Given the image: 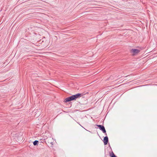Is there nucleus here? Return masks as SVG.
Listing matches in <instances>:
<instances>
[{"label": "nucleus", "mask_w": 157, "mask_h": 157, "mask_svg": "<svg viewBox=\"0 0 157 157\" xmlns=\"http://www.w3.org/2000/svg\"><path fill=\"white\" fill-rule=\"evenodd\" d=\"M82 96V94L78 93L65 98L64 102H67L71 101L76 100V99L81 97Z\"/></svg>", "instance_id": "nucleus-1"}, {"label": "nucleus", "mask_w": 157, "mask_h": 157, "mask_svg": "<svg viewBox=\"0 0 157 157\" xmlns=\"http://www.w3.org/2000/svg\"><path fill=\"white\" fill-rule=\"evenodd\" d=\"M96 126L98 127L100 130L103 133L105 134V135H107L106 130L104 126L103 125L96 124Z\"/></svg>", "instance_id": "nucleus-2"}, {"label": "nucleus", "mask_w": 157, "mask_h": 157, "mask_svg": "<svg viewBox=\"0 0 157 157\" xmlns=\"http://www.w3.org/2000/svg\"><path fill=\"white\" fill-rule=\"evenodd\" d=\"M140 52V50L138 49H132L131 50V52L133 53V55H135L138 54Z\"/></svg>", "instance_id": "nucleus-3"}, {"label": "nucleus", "mask_w": 157, "mask_h": 157, "mask_svg": "<svg viewBox=\"0 0 157 157\" xmlns=\"http://www.w3.org/2000/svg\"><path fill=\"white\" fill-rule=\"evenodd\" d=\"M109 141L108 137L106 136L104 137L103 139V142L105 145H107Z\"/></svg>", "instance_id": "nucleus-4"}, {"label": "nucleus", "mask_w": 157, "mask_h": 157, "mask_svg": "<svg viewBox=\"0 0 157 157\" xmlns=\"http://www.w3.org/2000/svg\"><path fill=\"white\" fill-rule=\"evenodd\" d=\"M109 156L110 157H117L116 155H115L113 151L111 153H109Z\"/></svg>", "instance_id": "nucleus-5"}, {"label": "nucleus", "mask_w": 157, "mask_h": 157, "mask_svg": "<svg viewBox=\"0 0 157 157\" xmlns=\"http://www.w3.org/2000/svg\"><path fill=\"white\" fill-rule=\"evenodd\" d=\"M38 144L39 141L38 140H36L33 142V144L34 146L37 145Z\"/></svg>", "instance_id": "nucleus-6"}, {"label": "nucleus", "mask_w": 157, "mask_h": 157, "mask_svg": "<svg viewBox=\"0 0 157 157\" xmlns=\"http://www.w3.org/2000/svg\"><path fill=\"white\" fill-rule=\"evenodd\" d=\"M49 143L50 144H51V145H52V146H51L52 147V145H53V142H48V143Z\"/></svg>", "instance_id": "nucleus-7"}, {"label": "nucleus", "mask_w": 157, "mask_h": 157, "mask_svg": "<svg viewBox=\"0 0 157 157\" xmlns=\"http://www.w3.org/2000/svg\"><path fill=\"white\" fill-rule=\"evenodd\" d=\"M107 157L106 155L105 154V157Z\"/></svg>", "instance_id": "nucleus-8"}, {"label": "nucleus", "mask_w": 157, "mask_h": 157, "mask_svg": "<svg viewBox=\"0 0 157 157\" xmlns=\"http://www.w3.org/2000/svg\"><path fill=\"white\" fill-rule=\"evenodd\" d=\"M155 85L157 86V84H155Z\"/></svg>", "instance_id": "nucleus-9"}, {"label": "nucleus", "mask_w": 157, "mask_h": 157, "mask_svg": "<svg viewBox=\"0 0 157 157\" xmlns=\"http://www.w3.org/2000/svg\"><path fill=\"white\" fill-rule=\"evenodd\" d=\"M85 129V130H87H87H86V129ZM87 131H88V130H87Z\"/></svg>", "instance_id": "nucleus-10"}, {"label": "nucleus", "mask_w": 157, "mask_h": 157, "mask_svg": "<svg viewBox=\"0 0 157 157\" xmlns=\"http://www.w3.org/2000/svg\"><path fill=\"white\" fill-rule=\"evenodd\" d=\"M82 128H84L85 129V128H84V127H82Z\"/></svg>", "instance_id": "nucleus-11"}, {"label": "nucleus", "mask_w": 157, "mask_h": 157, "mask_svg": "<svg viewBox=\"0 0 157 157\" xmlns=\"http://www.w3.org/2000/svg\"><path fill=\"white\" fill-rule=\"evenodd\" d=\"M82 128H84L85 129V128H84V127H82Z\"/></svg>", "instance_id": "nucleus-12"}]
</instances>
